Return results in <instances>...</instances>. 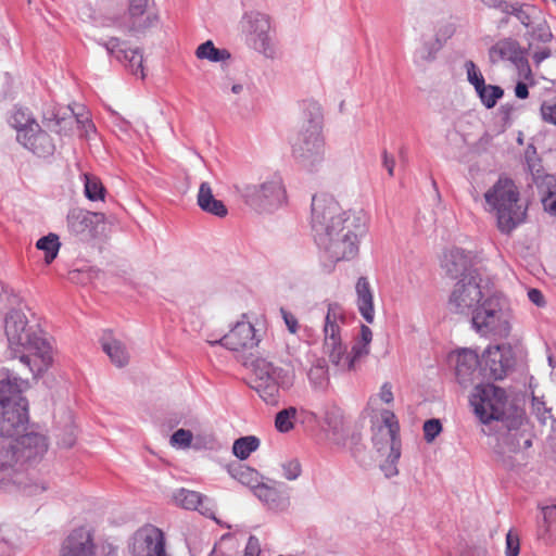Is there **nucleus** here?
<instances>
[{
  "label": "nucleus",
  "mask_w": 556,
  "mask_h": 556,
  "mask_svg": "<svg viewBox=\"0 0 556 556\" xmlns=\"http://www.w3.org/2000/svg\"><path fill=\"white\" fill-rule=\"evenodd\" d=\"M366 224L362 211H342L331 195L323 193L312 199L314 240L331 262L349 261L358 254V238L366 232Z\"/></svg>",
  "instance_id": "f257e3e1"
},
{
  "label": "nucleus",
  "mask_w": 556,
  "mask_h": 556,
  "mask_svg": "<svg viewBox=\"0 0 556 556\" xmlns=\"http://www.w3.org/2000/svg\"><path fill=\"white\" fill-rule=\"evenodd\" d=\"M452 313L471 316L472 327L486 336L507 337L510 331V309L501 292H490L479 273H469L455 283L450 298Z\"/></svg>",
  "instance_id": "f03ea898"
},
{
  "label": "nucleus",
  "mask_w": 556,
  "mask_h": 556,
  "mask_svg": "<svg viewBox=\"0 0 556 556\" xmlns=\"http://www.w3.org/2000/svg\"><path fill=\"white\" fill-rule=\"evenodd\" d=\"M15 437V440L0 446V490H16L27 496L39 495L49 489V481L38 478L25 465L31 466L42 459L48 452V440L33 431Z\"/></svg>",
  "instance_id": "7ed1b4c3"
},
{
  "label": "nucleus",
  "mask_w": 556,
  "mask_h": 556,
  "mask_svg": "<svg viewBox=\"0 0 556 556\" xmlns=\"http://www.w3.org/2000/svg\"><path fill=\"white\" fill-rule=\"evenodd\" d=\"M4 332L13 357L35 375L46 371L53 362V350L38 324H30L22 309H11L4 319Z\"/></svg>",
  "instance_id": "20e7f679"
},
{
  "label": "nucleus",
  "mask_w": 556,
  "mask_h": 556,
  "mask_svg": "<svg viewBox=\"0 0 556 556\" xmlns=\"http://www.w3.org/2000/svg\"><path fill=\"white\" fill-rule=\"evenodd\" d=\"M485 210L493 213L497 229L509 235L526 218V207L520 203L519 191L515 182L506 177L498 180L484 193Z\"/></svg>",
  "instance_id": "39448f33"
},
{
  "label": "nucleus",
  "mask_w": 556,
  "mask_h": 556,
  "mask_svg": "<svg viewBox=\"0 0 556 556\" xmlns=\"http://www.w3.org/2000/svg\"><path fill=\"white\" fill-rule=\"evenodd\" d=\"M344 308L338 303H329L324 320V352L330 362L341 369L351 370L354 363L369 353V345L357 341L351 354H346V346L342 342L341 327L345 324Z\"/></svg>",
  "instance_id": "423d86ee"
},
{
  "label": "nucleus",
  "mask_w": 556,
  "mask_h": 556,
  "mask_svg": "<svg viewBox=\"0 0 556 556\" xmlns=\"http://www.w3.org/2000/svg\"><path fill=\"white\" fill-rule=\"evenodd\" d=\"M28 382L17 377L0 381V437L22 433L28 422L27 401L22 395Z\"/></svg>",
  "instance_id": "0eeeda50"
},
{
  "label": "nucleus",
  "mask_w": 556,
  "mask_h": 556,
  "mask_svg": "<svg viewBox=\"0 0 556 556\" xmlns=\"http://www.w3.org/2000/svg\"><path fill=\"white\" fill-rule=\"evenodd\" d=\"M294 379L293 371L260 358L254 362L251 388L266 404L277 405L281 391L289 390Z\"/></svg>",
  "instance_id": "6e6552de"
},
{
  "label": "nucleus",
  "mask_w": 556,
  "mask_h": 556,
  "mask_svg": "<svg viewBox=\"0 0 556 556\" xmlns=\"http://www.w3.org/2000/svg\"><path fill=\"white\" fill-rule=\"evenodd\" d=\"M244 202L258 212L273 213L287 203L282 178L274 174L260 184L243 182L236 186Z\"/></svg>",
  "instance_id": "1a4fd4ad"
},
{
  "label": "nucleus",
  "mask_w": 556,
  "mask_h": 556,
  "mask_svg": "<svg viewBox=\"0 0 556 556\" xmlns=\"http://www.w3.org/2000/svg\"><path fill=\"white\" fill-rule=\"evenodd\" d=\"M470 405L482 424L505 420L507 395L504 389L494 384L476 386L470 395Z\"/></svg>",
  "instance_id": "9d476101"
},
{
  "label": "nucleus",
  "mask_w": 556,
  "mask_h": 556,
  "mask_svg": "<svg viewBox=\"0 0 556 556\" xmlns=\"http://www.w3.org/2000/svg\"><path fill=\"white\" fill-rule=\"evenodd\" d=\"M323 131H300L292 143V154L298 164L307 172H316L325 161Z\"/></svg>",
  "instance_id": "9b49d317"
},
{
  "label": "nucleus",
  "mask_w": 556,
  "mask_h": 556,
  "mask_svg": "<svg viewBox=\"0 0 556 556\" xmlns=\"http://www.w3.org/2000/svg\"><path fill=\"white\" fill-rule=\"evenodd\" d=\"M160 16L154 7L146 9L128 8L122 15L110 14L103 26L116 27L130 34H141L157 25Z\"/></svg>",
  "instance_id": "f8f14e48"
},
{
  "label": "nucleus",
  "mask_w": 556,
  "mask_h": 556,
  "mask_svg": "<svg viewBox=\"0 0 556 556\" xmlns=\"http://www.w3.org/2000/svg\"><path fill=\"white\" fill-rule=\"evenodd\" d=\"M504 421L507 431L503 443L509 452L517 453L532 446L534 433L523 410L515 409Z\"/></svg>",
  "instance_id": "ddd939ff"
},
{
  "label": "nucleus",
  "mask_w": 556,
  "mask_h": 556,
  "mask_svg": "<svg viewBox=\"0 0 556 556\" xmlns=\"http://www.w3.org/2000/svg\"><path fill=\"white\" fill-rule=\"evenodd\" d=\"M241 27L247 35L249 43L256 51L265 55L271 54L270 23L267 15L261 12H248L241 20Z\"/></svg>",
  "instance_id": "4468645a"
},
{
  "label": "nucleus",
  "mask_w": 556,
  "mask_h": 556,
  "mask_svg": "<svg viewBox=\"0 0 556 556\" xmlns=\"http://www.w3.org/2000/svg\"><path fill=\"white\" fill-rule=\"evenodd\" d=\"M242 317L236 325L217 341H212V344H220L230 351H244L251 350L258 345L262 339L261 329L256 325Z\"/></svg>",
  "instance_id": "2eb2a0df"
},
{
  "label": "nucleus",
  "mask_w": 556,
  "mask_h": 556,
  "mask_svg": "<svg viewBox=\"0 0 556 556\" xmlns=\"http://www.w3.org/2000/svg\"><path fill=\"white\" fill-rule=\"evenodd\" d=\"M515 363L513 349L507 344L489 346L482 354V371L485 378L502 380Z\"/></svg>",
  "instance_id": "dca6fc26"
},
{
  "label": "nucleus",
  "mask_w": 556,
  "mask_h": 556,
  "mask_svg": "<svg viewBox=\"0 0 556 556\" xmlns=\"http://www.w3.org/2000/svg\"><path fill=\"white\" fill-rule=\"evenodd\" d=\"M68 231L80 240H91L99 233V228L105 223V215L79 207L71 210L66 217Z\"/></svg>",
  "instance_id": "f3484780"
},
{
  "label": "nucleus",
  "mask_w": 556,
  "mask_h": 556,
  "mask_svg": "<svg viewBox=\"0 0 556 556\" xmlns=\"http://www.w3.org/2000/svg\"><path fill=\"white\" fill-rule=\"evenodd\" d=\"M130 552L132 556H167L163 532L152 525L141 527L132 535Z\"/></svg>",
  "instance_id": "a211bd4d"
},
{
  "label": "nucleus",
  "mask_w": 556,
  "mask_h": 556,
  "mask_svg": "<svg viewBox=\"0 0 556 556\" xmlns=\"http://www.w3.org/2000/svg\"><path fill=\"white\" fill-rule=\"evenodd\" d=\"M97 43L103 47L111 56H114L118 62L124 64L131 74L144 78L143 56L138 48L128 49L126 42L117 37H111L108 40L99 39Z\"/></svg>",
  "instance_id": "6ab92c4d"
},
{
  "label": "nucleus",
  "mask_w": 556,
  "mask_h": 556,
  "mask_svg": "<svg viewBox=\"0 0 556 556\" xmlns=\"http://www.w3.org/2000/svg\"><path fill=\"white\" fill-rule=\"evenodd\" d=\"M60 556H96L92 529L85 526L73 529L61 543Z\"/></svg>",
  "instance_id": "aec40b11"
},
{
  "label": "nucleus",
  "mask_w": 556,
  "mask_h": 556,
  "mask_svg": "<svg viewBox=\"0 0 556 556\" xmlns=\"http://www.w3.org/2000/svg\"><path fill=\"white\" fill-rule=\"evenodd\" d=\"M16 138L20 143L38 156L45 157L54 151V144L50 136L40 129L37 122H33L26 128L21 129Z\"/></svg>",
  "instance_id": "412c9836"
},
{
  "label": "nucleus",
  "mask_w": 556,
  "mask_h": 556,
  "mask_svg": "<svg viewBox=\"0 0 556 556\" xmlns=\"http://www.w3.org/2000/svg\"><path fill=\"white\" fill-rule=\"evenodd\" d=\"M382 425L378 427L377 432L372 437V442L378 452L384 450V445L392 443H401L400 425L395 414L384 409L381 412Z\"/></svg>",
  "instance_id": "4be33fe9"
},
{
  "label": "nucleus",
  "mask_w": 556,
  "mask_h": 556,
  "mask_svg": "<svg viewBox=\"0 0 556 556\" xmlns=\"http://www.w3.org/2000/svg\"><path fill=\"white\" fill-rule=\"evenodd\" d=\"M173 500L176 505L185 509L198 510L206 517H213L214 515L212 501L197 491L179 489L173 494Z\"/></svg>",
  "instance_id": "5701e85b"
},
{
  "label": "nucleus",
  "mask_w": 556,
  "mask_h": 556,
  "mask_svg": "<svg viewBox=\"0 0 556 556\" xmlns=\"http://www.w3.org/2000/svg\"><path fill=\"white\" fill-rule=\"evenodd\" d=\"M442 266L452 278H463L469 273H478L472 267L469 255L458 248L451 249L444 254Z\"/></svg>",
  "instance_id": "b1692460"
},
{
  "label": "nucleus",
  "mask_w": 556,
  "mask_h": 556,
  "mask_svg": "<svg viewBox=\"0 0 556 556\" xmlns=\"http://www.w3.org/2000/svg\"><path fill=\"white\" fill-rule=\"evenodd\" d=\"M253 494L270 510L286 511L290 507V497L287 493L265 483L252 486Z\"/></svg>",
  "instance_id": "393cba45"
},
{
  "label": "nucleus",
  "mask_w": 556,
  "mask_h": 556,
  "mask_svg": "<svg viewBox=\"0 0 556 556\" xmlns=\"http://www.w3.org/2000/svg\"><path fill=\"white\" fill-rule=\"evenodd\" d=\"M489 59L493 64L509 61L518 66L523 61V54L518 41L505 38L498 40L490 48Z\"/></svg>",
  "instance_id": "a878e982"
},
{
  "label": "nucleus",
  "mask_w": 556,
  "mask_h": 556,
  "mask_svg": "<svg viewBox=\"0 0 556 556\" xmlns=\"http://www.w3.org/2000/svg\"><path fill=\"white\" fill-rule=\"evenodd\" d=\"M451 361L455 363L458 382L460 384L468 383L478 367V355L470 349H462L451 356Z\"/></svg>",
  "instance_id": "bb28decb"
},
{
  "label": "nucleus",
  "mask_w": 556,
  "mask_h": 556,
  "mask_svg": "<svg viewBox=\"0 0 556 556\" xmlns=\"http://www.w3.org/2000/svg\"><path fill=\"white\" fill-rule=\"evenodd\" d=\"M101 346L103 352L109 356L110 361L116 367H124L129 362V352L126 345L118 339L106 332L101 338Z\"/></svg>",
  "instance_id": "cd10ccee"
},
{
  "label": "nucleus",
  "mask_w": 556,
  "mask_h": 556,
  "mask_svg": "<svg viewBox=\"0 0 556 556\" xmlns=\"http://www.w3.org/2000/svg\"><path fill=\"white\" fill-rule=\"evenodd\" d=\"M357 308L363 318L371 324L375 319L374 296L370 285L365 277H359L356 282Z\"/></svg>",
  "instance_id": "c85d7f7f"
},
{
  "label": "nucleus",
  "mask_w": 556,
  "mask_h": 556,
  "mask_svg": "<svg viewBox=\"0 0 556 556\" xmlns=\"http://www.w3.org/2000/svg\"><path fill=\"white\" fill-rule=\"evenodd\" d=\"M198 205L202 211L220 218L228 214V210L225 204L220 200L215 199L208 182H202L200 185L198 192Z\"/></svg>",
  "instance_id": "c756f323"
},
{
  "label": "nucleus",
  "mask_w": 556,
  "mask_h": 556,
  "mask_svg": "<svg viewBox=\"0 0 556 556\" xmlns=\"http://www.w3.org/2000/svg\"><path fill=\"white\" fill-rule=\"evenodd\" d=\"M303 125L300 131H323L324 113L321 105L315 100L302 103Z\"/></svg>",
  "instance_id": "7c9ffc66"
},
{
  "label": "nucleus",
  "mask_w": 556,
  "mask_h": 556,
  "mask_svg": "<svg viewBox=\"0 0 556 556\" xmlns=\"http://www.w3.org/2000/svg\"><path fill=\"white\" fill-rule=\"evenodd\" d=\"M542 521H539V536L546 542L556 539V504L540 506Z\"/></svg>",
  "instance_id": "2f4dec72"
},
{
  "label": "nucleus",
  "mask_w": 556,
  "mask_h": 556,
  "mask_svg": "<svg viewBox=\"0 0 556 556\" xmlns=\"http://www.w3.org/2000/svg\"><path fill=\"white\" fill-rule=\"evenodd\" d=\"M538 188L544 210L556 216V178L552 175H545Z\"/></svg>",
  "instance_id": "473e14b6"
},
{
  "label": "nucleus",
  "mask_w": 556,
  "mask_h": 556,
  "mask_svg": "<svg viewBox=\"0 0 556 556\" xmlns=\"http://www.w3.org/2000/svg\"><path fill=\"white\" fill-rule=\"evenodd\" d=\"M510 15L516 16L525 27L531 28L542 17V11L533 4L514 2Z\"/></svg>",
  "instance_id": "72a5a7b5"
},
{
  "label": "nucleus",
  "mask_w": 556,
  "mask_h": 556,
  "mask_svg": "<svg viewBox=\"0 0 556 556\" xmlns=\"http://www.w3.org/2000/svg\"><path fill=\"white\" fill-rule=\"evenodd\" d=\"M195 56L199 60L218 63L229 60L230 53L227 49L216 48L212 40H207L197 48Z\"/></svg>",
  "instance_id": "f704fd0d"
},
{
  "label": "nucleus",
  "mask_w": 556,
  "mask_h": 556,
  "mask_svg": "<svg viewBox=\"0 0 556 556\" xmlns=\"http://www.w3.org/2000/svg\"><path fill=\"white\" fill-rule=\"evenodd\" d=\"M260 446L258 438L247 435L237 439L232 444V453L241 460L247 459Z\"/></svg>",
  "instance_id": "c9c22d12"
},
{
  "label": "nucleus",
  "mask_w": 556,
  "mask_h": 556,
  "mask_svg": "<svg viewBox=\"0 0 556 556\" xmlns=\"http://www.w3.org/2000/svg\"><path fill=\"white\" fill-rule=\"evenodd\" d=\"M387 448L389 453L384 463L380 465V468L387 478H391L399 473L396 464L401 457V443L384 445V450L381 453H384Z\"/></svg>",
  "instance_id": "e433bc0d"
},
{
  "label": "nucleus",
  "mask_w": 556,
  "mask_h": 556,
  "mask_svg": "<svg viewBox=\"0 0 556 556\" xmlns=\"http://www.w3.org/2000/svg\"><path fill=\"white\" fill-rule=\"evenodd\" d=\"M84 180V193L85 197L90 201H98L104 199L105 188L101 180L91 174H83Z\"/></svg>",
  "instance_id": "4c0bfd02"
},
{
  "label": "nucleus",
  "mask_w": 556,
  "mask_h": 556,
  "mask_svg": "<svg viewBox=\"0 0 556 556\" xmlns=\"http://www.w3.org/2000/svg\"><path fill=\"white\" fill-rule=\"evenodd\" d=\"M481 103L486 109H492L497 101L504 96V90L500 86L486 85L485 83L475 90Z\"/></svg>",
  "instance_id": "58836bf2"
},
{
  "label": "nucleus",
  "mask_w": 556,
  "mask_h": 556,
  "mask_svg": "<svg viewBox=\"0 0 556 556\" xmlns=\"http://www.w3.org/2000/svg\"><path fill=\"white\" fill-rule=\"evenodd\" d=\"M61 243L59 237L55 233H49L40 238L36 248L45 252V262L50 264L58 256Z\"/></svg>",
  "instance_id": "ea45409f"
},
{
  "label": "nucleus",
  "mask_w": 556,
  "mask_h": 556,
  "mask_svg": "<svg viewBox=\"0 0 556 556\" xmlns=\"http://www.w3.org/2000/svg\"><path fill=\"white\" fill-rule=\"evenodd\" d=\"M308 379L314 388H324L328 382V367L324 358H318L308 370Z\"/></svg>",
  "instance_id": "a19ab883"
},
{
  "label": "nucleus",
  "mask_w": 556,
  "mask_h": 556,
  "mask_svg": "<svg viewBox=\"0 0 556 556\" xmlns=\"http://www.w3.org/2000/svg\"><path fill=\"white\" fill-rule=\"evenodd\" d=\"M296 417V408L289 407L277 413L275 418V427L281 433L291 431L294 427V419Z\"/></svg>",
  "instance_id": "79ce46f5"
},
{
  "label": "nucleus",
  "mask_w": 556,
  "mask_h": 556,
  "mask_svg": "<svg viewBox=\"0 0 556 556\" xmlns=\"http://www.w3.org/2000/svg\"><path fill=\"white\" fill-rule=\"evenodd\" d=\"M326 422L328 427L331 429L333 434V441L338 445H344L343 434L345 433L343 419L340 415L334 413L327 414Z\"/></svg>",
  "instance_id": "37998d69"
},
{
  "label": "nucleus",
  "mask_w": 556,
  "mask_h": 556,
  "mask_svg": "<svg viewBox=\"0 0 556 556\" xmlns=\"http://www.w3.org/2000/svg\"><path fill=\"white\" fill-rule=\"evenodd\" d=\"M282 477L289 481L296 480L302 475V466L298 458L289 457L279 464Z\"/></svg>",
  "instance_id": "c03bdc74"
},
{
  "label": "nucleus",
  "mask_w": 556,
  "mask_h": 556,
  "mask_svg": "<svg viewBox=\"0 0 556 556\" xmlns=\"http://www.w3.org/2000/svg\"><path fill=\"white\" fill-rule=\"evenodd\" d=\"M14 533L0 527V556H11L17 551Z\"/></svg>",
  "instance_id": "a18cd8bd"
},
{
  "label": "nucleus",
  "mask_w": 556,
  "mask_h": 556,
  "mask_svg": "<svg viewBox=\"0 0 556 556\" xmlns=\"http://www.w3.org/2000/svg\"><path fill=\"white\" fill-rule=\"evenodd\" d=\"M532 410L540 424L546 426L548 422L553 427L555 419L551 415V410L545 406V403L539 397H532Z\"/></svg>",
  "instance_id": "49530a36"
},
{
  "label": "nucleus",
  "mask_w": 556,
  "mask_h": 556,
  "mask_svg": "<svg viewBox=\"0 0 556 556\" xmlns=\"http://www.w3.org/2000/svg\"><path fill=\"white\" fill-rule=\"evenodd\" d=\"M530 35L533 40L540 42H548L553 39L551 28L543 16L531 27Z\"/></svg>",
  "instance_id": "de8ad7c7"
},
{
  "label": "nucleus",
  "mask_w": 556,
  "mask_h": 556,
  "mask_svg": "<svg viewBox=\"0 0 556 556\" xmlns=\"http://www.w3.org/2000/svg\"><path fill=\"white\" fill-rule=\"evenodd\" d=\"M192 439H193V435L190 430L180 428L172 434L169 443L172 446H174L176 448L186 450L191 446Z\"/></svg>",
  "instance_id": "09e8293b"
},
{
  "label": "nucleus",
  "mask_w": 556,
  "mask_h": 556,
  "mask_svg": "<svg viewBox=\"0 0 556 556\" xmlns=\"http://www.w3.org/2000/svg\"><path fill=\"white\" fill-rule=\"evenodd\" d=\"M464 67L466 71L467 80L470 85L473 86L475 90L485 83L482 73L480 72V70L478 68L473 61H466Z\"/></svg>",
  "instance_id": "8fccbe9b"
},
{
  "label": "nucleus",
  "mask_w": 556,
  "mask_h": 556,
  "mask_svg": "<svg viewBox=\"0 0 556 556\" xmlns=\"http://www.w3.org/2000/svg\"><path fill=\"white\" fill-rule=\"evenodd\" d=\"M541 115L544 122L556 125V94L543 101Z\"/></svg>",
  "instance_id": "3c124183"
},
{
  "label": "nucleus",
  "mask_w": 556,
  "mask_h": 556,
  "mask_svg": "<svg viewBox=\"0 0 556 556\" xmlns=\"http://www.w3.org/2000/svg\"><path fill=\"white\" fill-rule=\"evenodd\" d=\"M33 122L36 121L30 118L27 110L24 109H16L11 117V124L17 132H20L21 129L26 128L27 125H29Z\"/></svg>",
  "instance_id": "603ef678"
},
{
  "label": "nucleus",
  "mask_w": 556,
  "mask_h": 556,
  "mask_svg": "<svg viewBox=\"0 0 556 556\" xmlns=\"http://www.w3.org/2000/svg\"><path fill=\"white\" fill-rule=\"evenodd\" d=\"M424 438L428 443H431L442 431V425L439 419L432 418L424 424Z\"/></svg>",
  "instance_id": "864d4df0"
},
{
  "label": "nucleus",
  "mask_w": 556,
  "mask_h": 556,
  "mask_svg": "<svg viewBox=\"0 0 556 556\" xmlns=\"http://www.w3.org/2000/svg\"><path fill=\"white\" fill-rule=\"evenodd\" d=\"M483 7L496 10L505 15H510L514 2L507 0H481Z\"/></svg>",
  "instance_id": "5fc2aeb1"
},
{
  "label": "nucleus",
  "mask_w": 556,
  "mask_h": 556,
  "mask_svg": "<svg viewBox=\"0 0 556 556\" xmlns=\"http://www.w3.org/2000/svg\"><path fill=\"white\" fill-rule=\"evenodd\" d=\"M520 552V540L518 534L514 533L513 530H509L506 534V547L505 555L506 556H518Z\"/></svg>",
  "instance_id": "6e6d98bb"
},
{
  "label": "nucleus",
  "mask_w": 556,
  "mask_h": 556,
  "mask_svg": "<svg viewBox=\"0 0 556 556\" xmlns=\"http://www.w3.org/2000/svg\"><path fill=\"white\" fill-rule=\"evenodd\" d=\"M230 542L231 538L229 535H223L208 556H231V554L228 553L230 547L227 546Z\"/></svg>",
  "instance_id": "4d7b16f0"
},
{
  "label": "nucleus",
  "mask_w": 556,
  "mask_h": 556,
  "mask_svg": "<svg viewBox=\"0 0 556 556\" xmlns=\"http://www.w3.org/2000/svg\"><path fill=\"white\" fill-rule=\"evenodd\" d=\"M281 317L287 326V329L290 333L295 334L299 331L300 325L298 321V318L295 315H293L291 312L280 308Z\"/></svg>",
  "instance_id": "13d9d810"
},
{
  "label": "nucleus",
  "mask_w": 556,
  "mask_h": 556,
  "mask_svg": "<svg viewBox=\"0 0 556 556\" xmlns=\"http://www.w3.org/2000/svg\"><path fill=\"white\" fill-rule=\"evenodd\" d=\"M527 164H528V168L532 175L533 181L539 187V185L541 184L542 179L545 176V175H542V173H541L540 163L538 161H533L532 159L528 157Z\"/></svg>",
  "instance_id": "bf43d9fd"
},
{
  "label": "nucleus",
  "mask_w": 556,
  "mask_h": 556,
  "mask_svg": "<svg viewBox=\"0 0 556 556\" xmlns=\"http://www.w3.org/2000/svg\"><path fill=\"white\" fill-rule=\"evenodd\" d=\"M261 553V544L256 536L251 535L247 542L243 556H258Z\"/></svg>",
  "instance_id": "052dcab7"
},
{
  "label": "nucleus",
  "mask_w": 556,
  "mask_h": 556,
  "mask_svg": "<svg viewBox=\"0 0 556 556\" xmlns=\"http://www.w3.org/2000/svg\"><path fill=\"white\" fill-rule=\"evenodd\" d=\"M415 58L417 60L421 61H431L434 59V51L431 48L430 43H424L421 48H419L416 53Z\"/></svg>",
  "instance_id": "680f3d73"
},
{
  "label": "nucleus",
  "mask_w": 556,
  "mask_h": 556,
  "mask_svg": "<svg viewBox=\"0 0 556 556\" xmlns=\"http://www.w3.org/2000/svg\"><path fill=\"white\" fill-rule=\"evenodd\" d=\"M257 472L249 467H242L239 473V481L243 484L250 485L253 481H256Z\"/></svg>",
  "instance_id": "e2e57ef3"
},
{
  "label": "nucleus",
  "mask_w": 556,
  "mask_h": 556,
  "mask_svg": "<svg viewBox=\"0 0 556 556\" xmlns=\"http://www.w3.org/2000/svg\"><path fill=\"white\" fill-rule=\"evenodd\" d=\"M220 88L224 92H227L230 90L235 94H239L244 90V86L240 83H233L231 84L229 79L224 80L220 84Z\"/></svg>",
  "instance_id": "0e129e2a"
},
{
  "label": "nucleus",
  "mask_w": 556,
  "mask_h": 556,
  "mask_svg": "<svg viewBox=\"0 0 556 556\" xmlns=\"http://www.w3.org/2000/svg\"><path fill=\"white\" fill-rule=\"evenodd\" d=\"M529 300L539 307L545 305V299L542 292L539 289H530L528 291Z\"/></svg>",
  "instance_id": "69168bd1"
},
{
  "label": "nucleus",
  "mask_w": 556,
  "mask_h": 556,
  "mask_svg": "<svg viewBox=\"0 0 556 556\" xmlns=\"http://www.w3.org/2000/svg\"><path fill=\"white\" fill-rule=\"evenodd\" d=\"M379 397L381 399L382 402H384L387 404H389L393 401L392 387L389 382H386L381 386L380 392H379Z\"/></svg>",
  "instance_id": "338daca9"
},
{
  "label": "nucleus",
  "mask_w": 556,
  "mask_h": 556,
  "mask_svg": "<svg viewBox=\"0 0 556 556\" xmlns=\"http://www.w3.org/2000/svg\"><path fill=\"white\" fill-rule=\"evenodd\" d=\"M383 159V167L388 170L389 176L394 175V168H395V160L392 155H389L386 151L382 155Z\"/></svg>",
  "instance_id": "774afa93"
}]
</instances>
